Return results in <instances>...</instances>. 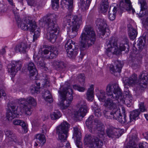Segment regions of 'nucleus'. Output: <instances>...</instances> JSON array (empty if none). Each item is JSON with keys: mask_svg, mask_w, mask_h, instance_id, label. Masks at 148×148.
<instances>
[{"mask_svg": "<svg viewBox=\"0 0 148 148\" xmlns=\"http://www.w3.org/2000/svg\"><path fill=\"white\" fill-rule=\"evenodd\" d=\"M144 135L145 136V137L147 139H148V132H146L144 134Z\"/></svg>", "mask_w": 148, "mask_h": 148, "instance_id": "nucleus-64", "label": "nucleus"}, {"mask_svg": "<svg viewBox=\"0 0 148 148\" xmlns=\"http://www.w3.org/2000/svg\"><path fill=\"white\" fill-rule=\"evenodd\" d=\"M108 0H102L100 5V10L103 13L106 12L108 8Z\"/></svg>", "mask_w": 148, "mask_h": 148, "instance_id": "nucleus-36", "label": "nucleus"}, {"mask_svg": "<svg viewBox=\"0 0 148 148\" xmlns=\"http://www.w3.org/2000/svg\"><path fill=\"white\" fill-rule=\"evenodd\" d=\"M73 87L75 89L77 90L79 92H83L86 90V88L84 87H81L76 84L73 85Z\"/></svg>", "mask_w": 148, "mask_h": 148, "instance_id": "nucleus-53", "label": "nucleus"}, {"mask_svg": "<svg viewBox=\"0 0 148 148\" xmlns=\"http://www.w3.org/2000/svg\"><path fill=\"white\" fill-rule=\"evenodd\" d=\"M80 2L81 8L84 11L88 8L91 2L87 0H81Z\"/></svg>", "mask_w": 148, "mask_h": 148, "instance_id": "nucleus-43", "label": "nucleus"}, {"mask_svg": "<svg viewBox=\"0 0 148 148\" xmlns=\"http://www.w3.org/2000/svg\"><path fill=\"white\" fill-rule=\"evenodd\" d=\"M57 33H56L55 34H49V41L52 43L55 42L57 38Z\"/></svg>", "mask_w": 148, "mask_h": 148, "instance_id": "nucleus-48", "label": "nucleus"}, {"mask_svg": "<svg viewBox=\"0 0 148 148\" xmlns=\"http://www.w3.org/2000/svg\"><path fill=\"white\" fill-rule=\"evenodd\" d=\"M80 38V49L81 51L86 49V46L92 45L96 40V35L93 28L90 26H86Z\"/></svg>", "mask_w": 148, "mask_h": 148, "instance_id": "nucleus-3", "label": "nucleus"}, {"mask_svg": "<svg viewBox=\"0 0 148 148\" xmlns=\"http://www.w3.org/2000/svg\"><path fill=\"white\" fill-rule=\"evenodd\" d=\"M117 41V39L114 37L112 38L109 40L106 53L108 57L112 58L114 54L117 55L119 54L120 51L116 50Z\"/></svg>", "mask_w": 148, "mask_h": 148, "instance_id": "nucleus-11", "label": "nucleus"}, {"mask_svg": "<svg viewBox=\"0 0 148 148\" xmlns=\"http://www.w3.org/2000/svg\"><path fill=\"white\" fill-rule=\"evenodd\" d=\"M97 96L100 101L104 102L105 101L106 97L105 92L104 90H101L97 94Z\"/></svg>", "mask_w": 148, "mask_h": 148, "instance_id": "nucleus-44", "label": "nucleus"}, {"mask_svg": "<svg viewBox=\"0 0 148 148\" xmlns=\"http://www.w3.org/2000/svg\"><path fill=\"white\" fill-rule=\"evenodd\" d=\"M128 42V40L126 38L124 39L123 40L121 41L119 43V48H118V45L117 43L116 50L120 51V52H119V54L121 53L122 51L125 50L126 48L125 45H127V43Z\"/></svg>", "mask_w": 148, "mask_h": 148, "instance_id": "nucleus-31", "label": "nucleus"}, {"mask_svg": "<svg viewBox=\"0 0 148 148\" xmlns=\"http://www.w3.org/2000/svg\"><path fill=\"white\" fill-rule=\"evenodd\" d=\"M85 143L88 144L89 147L91 148V145L95 143L97 141H101L97 137L94 138V137L91 135H86L84 139Z\"/></svg>", "mask_w": 148, "mask_h": 148, "instance_id": "nucleus-23", "label": "nucleus"}, {"mask_svg": "<svg viewBox=\"0 0 148 148\" xmlns=\"http://www.w3.org/2000/svg\"><path fill=\"white\" fill-rule=\"evenodd\" d=\"M82 20L80 15L72 16L69 14L63 18L65 24L70 25L67 34L71 38H73L77 35L78 29L82 23Z\"/></svg>", "mask_w": 148, "mask_h": 148, "instance_id": "nucleus-2", "label": "nucleus"}, {"mask_svg": "<svg viewBox=\"0 0 148 148\" xmlns=\"http://www.w3.org/2000/svg\"><path fill=\"white\" fill-rule=\"evenodd\" d=\"M5 133L6 137L10 141L15 142L17 141L16 136L12 131L7 130L5 131Z\"/></svg>", "mask_w": 148, "mask_h": 148, "instance_id": "nucleus-28", "label": "nucleus"}, {"mask_svg": "<svg viewBox=\"0 0 148 148\" xmlns=\"http://www.w3.org/2000/svg\"><path fill=\"white\" fill-rule=\"evenodd\" d=\"M139 148H148V144L145 142L140 143L138 145Z\"/></svg>", "mask_w": 148, "mask_h": 148, "instance_id": "nucleus-58", "label": "nucleus"}, {"mask_svg": "<svg viewBox=\"0 0 148 148\" xmlns=\"http://www.w3.org/2000/svg\"><path fill=\"white\" fill-rule=\"evenodd\" d=\"M45 48L48 49H44L41 52L42 57L52 59L56 58L58 54V51L56 47L53 46L46 45Z\"/></svg>", "mask_w": 148, "mask_h": 148, "instance_id": "nucleus-13", "label": "nucleus"}, {"mask_svg": "<svg viewBox=\"0 0 148 148\" xmlns=\"http://www.w3.org/2000/svg\"><path fill=\"white\" fill-rule=\"evenodd\" d=\"M22 63L20 61H17L13 62L12 63L13 65H15V67L18 71L20 70L22 67Z\"/></svg>", "mask_w": 148, "mask_h": 148, "instance_id": "nucleus-50", "label": "nucleus"}, {"mask_svg": "<svg viewBox=\"0 0 148 148\" xmlns=\"http://www.w3.org/2000/svg\"><path fill=\"white\" fill-rule=\"evenodd\" d=\"M27 43L21 42L16 46V51H18L21 53H25L27 49Z\"/></svg>", "mask_w": 148, "mask_h": 148, "instance_id": "nucleus-30", "label": "nucleus"}, {"mask_svg": "<svg viewBox=\"0 0 148 148\" xmlns=\"http://www.w3.org/2000/svg\"><path fill=\"white\" fill-rule=\"evenodd\" d=\"M70 125L66 121H63L56 128V133L58 135V138L61 141L58 143L57 148H62L66 144L68 136Z\"/></svg>", "mask_w": 148, "mask_h": 148, "instance_id": "nucleus-6", "label": "nucleus"}, {"mask_svg": "<svg viewBox=\"0 0 148 148\" xmlns=\"http://www.w3.org/2000/svg\"><path fill=\"white\" fill-rule=\"evenodd\" d=\"M141 5V11L140 12L139 16L142 17L144 14L145 18V21L143 25L147 29H148V9H147V3L145 1H143L140 2Z\"/></svg>", "mask_w": 148, "mask_h": 148, "instance_id": "nucleus-15", "label": "nucleus"}, {"mask_svg": "<svg viewBox=\"0 0 148 148\" xmlns=\"http://www.w3.org/2000/svg\"><path fill=\"white\" fill-rule=\"evenodd\" d=\"M28 4L30 6H34L37 3L36 0H26Z\"/></svg>", "mask_w": 148, "mask_h": 148, "instance_id": "nucleus-54", "label": "nucleus"}, {"mask_svg": "<svg viewBox=\"0 0 148 148\" xmlns=\"http://www.w3.org/2000/svg\"><path fill=\"white\" fill-rule=\"evenodd\" d=\"M6 8H5L4 6H2L1 7H0V12H5L6 11Z\"/></svg>", "mask_w": 148, "mask_h": 148, "instance_id": "nucleus-60", "label": "nucleus"}, {"mask_svg": "<svg viewBox=\"0 0 148 148\" xmlns=\"http://www.w3.org/2000/svg\"><path fill=\"white\" fill-rule=\"evenodd\" d=\"M115 67L111 65L110 66V71L112 73L117 72H120L123 67L122 63L119 61H116L115 62Z\"/></svg>", "mask_w": 148, "mask_h": 148, "instance_id": "nucleus-25", "label": "nucleus"}, {"mask_svg": "<svg viewBox=\"0 0 148 148\" xmlns=\"http://www.w3.org/2000/svg\"><path fill=\"white\" fill-rule=\"evenodd\" d=\"M62 116V114L58 110L55 111L50 114V117L51 119L55 120L58 119Z\"/></svg>", "mask_w": 148, "mask_h": 148, "instance_id": "nucleus-45", "label": "nucleus"}, {"mask_svg": "<svg viewBox=\"0 0 148 148\" xmlns=\"http://www.w3.org/2000/svg\"><path fill=\"white\" fill-rule=\"evenodd\" d=\"M30 90L32 93L33 94L37 93L39 91L38 88H37L36 86L32 87L30 88Z\"/></svg>", "mask_w": 148, "mask_h": 148, "instance_id": "nucleus-56", "label": "nucleus"}, {"mask_svg": "<svg viewBox=\"0 0 148 148\" xmlns=\"http://www.w3.org/2000/svg\"><path fill=\"white\" fill-rule=\"evenodd\" d=\"M94 116L93 115H90L86 122V126L87 127L89 130L91 129L93 126L94 124L96 123V120H99L98 119H94Z\"/></svg>", "mask_w": 148, "mask_h": 148, "instance_id": "nucleus-32", "label": "nucleus"}, {"mask_svg": "<svg viewBox=\"0 0 148 148\" xmlns=\"http://www.w3.org/2000/svg\"><path fill=\"white\" fill-rule=\"evenodd\" d=\"M75 44V42L71 39L67 40L65 46L66 51L72 48L75 49L76 47Z\"/></svg>", "mask_w": 148, "mask_h": 148, "instance_id": "nucleus-39", "label": "nucleus"}, {"mask_svg": "<svg viewBox=\"0 0 148 148\" xmlns=\"http://www.w3.org/2000/svg\"><path fill=\"white\" fill-rule=\"evenodd\" d=\"M117 11L120 14H122L123 12L122 11L121 13H120V8L116 4L114 3L110 6L108 12V16L110 20L113 21L115 19Z\"/></svg>", "mask_w": 148, "mask_h": 148, "instance_id": "nucleus-17", "label": "nucleus"}, {"mask_svg": "<svg viewBox=\"0 0 148 148\" xmlns=\"http://www.w3.org/2000/svg\"><path fill=\"white\" fill-rule=\"evenodd\" d=\"M96 122L92 127L89 130L91 133L97 134L100 138L103 139L105 135L104 125L100 120H96Z\"/></svg>", "mask_w": 148, "mask_h": 148, "instance_id": "nucleus-12", "label": "nucleus"}, {"mask_svg": "<svg viewBox=\"0 0 148 148\" xmlns=\"http://www.w3.org/2000/svg\"><path fill=\"white\" fill-rule=\"evenodd\" d=\"M106 91L107 95L110 97L112 99H107L105 101V106L112 110L119 109L117 108V104L113 102V100H117L119 99L121 100L123 98L121 90L118 85L115 84H108L107 86Z\"/></svg>", "mask_w": 148, "mask_h": 148, "instance_id": "nucleus-1", "label": "nucleus"}, {"mask_svg": "<svg viewBox=\"0 0 148 148\" xmlns=\"http://www.w3.org/2000/svg\"><path fill=\"white\" fill-rule=\"evenodd\" d=\"M33 58L35 62L38 66L42 67L45 66V64L43 58L40 57V55H34Z\"/></svg>", "mask_w": 148, "mask_h": 148, "instance_id": "nucleus-29", "label": "nucleus"}, {"mask_svg": "<svg viewBox=\"0 0 148 148\" xmlns=\"http://www.w3.org/2000/svg\"><path fill=\"white\" fill-rule=\"evenodd\" d=\"M13 123L16 125H20L24 130V132H27V127L26 123L23 121L20 120L15 119L13 121Z\"/></svg>", "mask_w": 148, "mask_h": 148, "instance_id": "nucleus-40", "label": "nucleus"}, {"mask_svg": "<svg viewBox=\"0 0 148 148\" xmlns=\"http://www.w3.org/2000/svg\"><path fill=\"white\" fill-rule=\"evenodd\" d=\"M125 94L126 96V101L127 106L130 107L132 104L133 100L132 95L129 91H126Z\"/></svg>", "mask_w": 148, "mask_h": 148, "instance_id": "nucleus-42", "label": "nucleus"}, {"mask_svg": "<svg viewBox=\"0 0 148 148\" xmlns=\"http://www.w3.org/2000/svg\"><path fill=\"white\" fill-rule=\"evenodd\" d=\"M92 107L93 108V110H94L95 109L97 108H99L98 106L97 105H96L95 102L94 103V105L92 106Z\"/></svg>", "mask_w": 148, "mask_h": 148, "instance_id": "nucleus-63", "label": "nucleus"}, {"mask_svg": "<svg viewBox=\"0 0 148 148\" xmlns=\"http://www.w3.org/2000/svg\"><path fill=\"white\" fill-rule=\"evenodd\" d=\"M73 0H63L61 2L62 6L69 10H71L73 8Z\"/></svg>", "mask_w": 148, "mask_h": 148, "instance_id": "nucleus-38", "label": "nucleus"}, {"mask_svg": "<svg viewBox=\"0 0 148 148\" xmlns=\"http://www.w3.org/2000/svg\"><path fill=\"white\" fill-rule=\"evenodd\" d=\"M94 112V114L95 116L97 117H99L101 116V114L99 112L100 111V110L99 108H97L93 110Z\"/></svg>", "mask_w": 148, "mask_h": 148, "instance_id": "nucleus-57", "label": "nucleus"}, {"mask_svg": "<svg viewBox=\"0 0 148 148\" xmlns=\"http://www.w3.org/2000/svg\"><path fill=\"white\" fill-rule=\"evenodd\" d=\"M8 71L11 75L14 76L18 71L15 69V65L12 64L11 67L8 69Z\"/></svg>", "mask_w": 148, "mask_h": 148, "instance_id": "nucleus-47", "label": "nucleus"}, {"mask_svg": "<svg viewBox=\"0 0 148 148\" xmlns=\"http://www.w3.org/2000/svg\"><path fill=\"white\" fill-rule=\"evenodd\" d=\"M94 87V86L93 85H91L86 93L87 99L89 101H92L93 99Z\"/></svg>", "mask_w": 148, "mask_h": 148, "instance_id": "nucleus-37", "label": "nucleus"}, {"mask_svg": "<svg viewBox=\"0 0 148 148\" xmlns=\"http://www.w3.org/2000/svg\"><path fill=\"white\" fill-rule=\"evenodd\" d=\"M20 28L23 30H27L33 33V42H34L39 37L40 34V29L37 28L35 23L31 20L26 18L21 24H20Z\"/></svg>", "mask_w": 148, "mask_h": 148, "instance_id": "nucleus-9", "label": "nucleus"}, {"mask_svg": "<svg viewBox=\"0 0 148 148\" xmlns=\"http://www.w3.org/2000/svg\"><path fill=\"white\" fill-rule=\"evenodd\" d=\"M13 11L15 15V17L18 24V27H20V24L21 25L23 22L24 21L21 22L20 18L18 15V13L17 12L14 11V10H13Z\"/></svg>", "mask_w": 148, "mask_h": 148, "instance_id": "nucleus-51", "label": "nucleus"}, {"mask_svg": "<svg viewBox=\"0 0 148 148\" xmlns=\"http://www.w3.org/2000/svg\"><path fill=\"white\" fill-rule=\"evenodd\" d=\"M96 23L100 30V34L103 36L106 32V29L107 27L106 21L102 19L98 18L96 21Z\"/></svg>", "mask_w": 148, "mask_h": 148, "instance_id": "nucleus-19", "label": "nucleus"}, {"mask_svg": "<svg viewBox=\"0 0 148 148\" xmlns=\"http://www.w3.org/2000/svg\"><path fill=\"white\" fill-rule=\"evenodd\" d=\"M139 108L141 112H143L146 111V109L143 102H141L139 104Z\"/></svg>", "mask_w": 148, "mask_h": 148, "instance_id": "nucleus-59", "label": "nucleus"}, {"mask_svg": "<svg viewBox=\"0 0 148 148\" xmlns=\"http://www.w3.org/2000/svg\"><path fill=\"white\" fill-rule=\"evenodd\" d=\"M6 51L4 48H3L0 50V54L3 55L5 53Z\"/></svg>", "mask_w": 148, "mask_h": 148, "instance_id": "nucleus-62", "label": "nucleus"}, {"mask_svg": "<svg viewBox=\"0 0 148 148\" xmlns=\"http://www.w3.org/2000/svg\"><path fill=\"white\" fill-rule=\"evenodd\" d=\"M8 107L9 110L7 112L6 117L9 121L11 120L16 117L20 112H23L20 107L19 109L18 108V106L15 103H9L8 104Z\"/></svg>", "mask_w": 148, "mask_h": 148, "instance_id": "nucleus-10", "label": "nucleus"}, {"mask_svg": "<svg viewBox=\"0 0 148 148\" xmlns=\"http://www.w3.org/2000/svg\"><path fill=\"white\" fill-rule=\"evenodd\" d=\"M37 143H39L41 146H43L46 142V139L45 135L43 134H36L35 139Z\"/></svg>", "mask_w": 148, "mask_h": 148, "instance_id": "nucleus-34", "label": "nucleus"}, {"mask_svg": "<svg viewBox=\"0 0 148 148\" xmlns=\"http://www.w3.org/2000/svg\"><path fill=\"white\" fill-rule=\"evenodd\" d=\"M27 68L29 71L30 77L34 76V75H37V72L34 64L32 62H30L27 64Z\"/></svg>", "mask_w": 148, "mask_h": 148, "instance_id": "nucleus-27", "label": "nucleus"}, {"mask_svg": "<svg viewBox=\"0 0 148 148\" xmlns=\"http://www.w3.org/2000/svg\"><path fill=\"white\" fill-rule=\"evenodd\" d=\"M118 109H114L112 111H107L104 112V116L106 119H115L117 117L116 115L118 113Z\"/></svg>", "mask_w": 148, "mask_h": 148, "instance_id": "nucleus-24", "label": "nucleus"}, {"mask_svg": "<svg viewBox=\"0 0 148 148\" xmlns=\"http://www.w3.org/2000/svg\"><path fill=\"white\" fill-rule=\"evenodd\" d=\"M76 106L78 108L77 111L75 113L76 117L79 118V117H83L86 115L88 111V108L86 102L83 100H81L78 101Z\"/></svg>", "mask_w": 148, "mask_h": 148, "instance_id": "nucleus-14", "label": "nucleus"}, {"mask_svg": "<svg viewBox=\"0 0 148 148\" xmlns=\"http://www.w3.org/2000/svg\"><path fill=\"white\" fill-rule=\"evenodd\" d=\"M42 95L45 101L50 103L53 102V99L52 96L49 90H45V91L42 93Z\"/></svg>", "mask_w": 148, "mask_h": 148, "instance_id": "nucleus-33", "label": "nucleus"}, {"mask_svg": "<svg viewBox=\"0 0 148 148\" xmlns=\"http://www.w3.org/2000/svg\"><path fill=\"white\" fill-rule=\"evenodd\" d=\"M73 136L75 137L76 139V144L77 146L79 148H81L82 143L80 141L81 138V133L79 129L77 127H73Z\"/></svg>", "mask_w": 148, "mask_h": 148, "instance_id": "nucleus-20", "label": "nucleus"}, {"mask_svg": "<svg viewBox=\"0 0 148 148\" xmlns=\"http://www.w3.org/2000/svg\"><path fill=\"white\" fill-rule=\"evenodd\" d=\"M123 81L125 87L128 86H133L136 84L140 85L141 86L144 87L143 85L145 86L147 83L148 78L146 75L143 74H140L139 77V79L137 81V75L134 73L131 75L129 78L127 77H123Z\"/></svg>", "mask_w": 148, "mask_h": 148, "instance_id": "nucleus-8", "label": "nucleus"}, {"mask_svg": "<svg viewBox=\"0 0 148 148\" xmlns=\"http://www.w3.org/2000/svg\"><path fill=\"white\" fill-rule=\"evenodd\" d=\"M128 34L129 37L132 40H134L138 34L137 30L134 28L130 24L128 25Z\"/></svg>", "mask_w": 148, "mask_h": 148, "instance_id": "nucleus-26", "label": "nucleus"}, {"mask_svg": "<svg viewBox=\"0 0 148 148\" xmlns=\"http://www.w3.org/2000/svg\"><path fill=\"white\" fill-rule=\"evenodd\" d=\"M55 64L56 67L58 71H61L62 72L65 71V66L63 62L58 61L56 62Z\"/></svg>", "mask_w": 148, "mask_h": 148, "instance_id": "nucleus-41", "label": "nucleus"}, {"mask_svg": "<svg viewBox=\"0 0 148 148\" xmlns=\"http://www.w3.org/2000/svg\"><path fill=\"white\" fill-rule=\"evenodd\" d=\"M106 134L109 138L115 139L119 138L121 136L119 130L112 127L107 128L106 130Z\"/></svg>", "mask_w": 148, "mask_h": 148, "instance_id": "nucleus-18", "label": "nucleus"}, {"mask_svg": "<svg viewBox=\"0 0 148 148\" xmlns=\"http://www.w3.org/2000/svg\"><path fill=\"white\" fill-rule=\"evenodd\" d=\"M78 48L76 47L75 49L72 48L66 51L67 56L70 58H74L77 54Z\"/></svg>", "mask_w": 148, "mask_h": 148, "instance_id": "nucleus-35", "label": "nucleus"}, {"mask_svg": "<svg viewBox=\"0 0 148 148\" xmlns=\"http://www.w3.org/2000/svg\"><path fill=\"white\" fill-rule=\"evenodd\" d=\"M122 114L120 111V109H118L117 111H118V113L116 115L117 117H116L115 119L117 120L121 123L124 124L128 123L127 122L126 115L125 114V109L124 107H122Z\"/></svg>", "mask_w": 148, "mask_h": 148, "instance_id": "nucleus-21", "label": "nucleus"}, {"mask_svg": "<svg viewBox=\"0 0 148 148\" xmlns=\"http://www.w3.org/2000/svg\"><path fill=\"white\" fill-rule=\"evenodd\" d=\"M77 79L78 81L81 83H84L85 77L84 74H80L77 76Z\"/></svg>", "mask_w": 148, "mask_h": 148, "instance_id": "nucleus-52", "label": "nucleus"}, {"mask_svg": "<svg viewBox=\"0 0 148 148\" xmlns=\"http://www.w3.org/2000/svg\"><path fill=\"white\" fill-rule=\"evenodd\" d=\"M18 102L21 109L27 115H31L33 111L32 106L36 105V99L32 97H29L26 99L21 98L18 99Z\"/></svg>", "mask_w": 148, "mask_h": 148, "instance_id": "nucleus-7", "label": "nucleus"}, {"mask_svg": "<svg viewBox=\"0 0 148 148\" xmlns=\"http://www.w3.org/2000/svg\"><path fill=\"white\" fill-rule=\"evenodd\" d=\"M56 18L55 14L48 13L42 18V26L46 28L49 34H55L57 33V35L59 34V32L55 23Z\"/></svg>", "mask_w": 148, "mask_h": 148, "instance_id": "nucleus-5", "label": "nucleus"}, {"mask_svg": "<svg viewBox=\"0 0 148 148\" xmlns=\"http://www.w3.org/2000/svg\"><path fill=\"white\" fill-rule=\"evenodd\" d=\"M137 142V136L136 134H133L130 138L129 142L127 144L126 148H138Z\"/></svg>", "mask_w": 148, "mask_h": 148, "instance_id": "nucleus-22", "label": "nucleus"}, {"mask_svg": "<svg viewBox=\"0 0 148 148\" xmlns=\"http://www.w3.org/2000/svg\"><path fill=\"white\" fill-rule=\"evenodd\" d=\"M139 114L140 112L138 110H135L132 112L130 114V122H131L132 121V119L134 120H136V118L139 116Z\"/></svg>", "mask_w": 148, "mask_h": 148, "instance_id": "nucleus-46", "label": "nucleus"}, {"mask_svg": "<svg viewBox=\"0 0 148 148\" xmlns=\"http://www.w3.org/2000/svg\"><path fill=\"white\" fill-rule=\"evenodd\" d=\"M137 45L138 46V47L139 49H141L145 45V43L143 42V40L141 38L139 39L138 42V43Z\"/></svg>", "mask_w": 148, "mask_h": 148, "instance_id": "nucleus-55", "label": "nucleus"}, {"mask_svg": "<svg viewBox=\"0 0 148 148\" xmlns=\"http://www.w3.org/2000/svg\"><path fill=\"white\" fill-rule=\"evenodd\" d=\"M119 7L120 8V13L125 10L129 13H130L131 12L133 14L135 12L134 9L132 8L130 0H121Z\"/></svg>", "mask_w": 148, "mask_h": 148, "instance_id": "nucleus-16", "label": "nucleus"}, {"mask_svg": "<svg viewBox=\"0 0 148 148\" xmlns=\"http://www.w3.org/2000/svg\"><path fill=\"white\" fill-rule=\"evenodd\" d=\"M69 146L70 143H66V144L65 145H64L63 147L62 148H68Z\"/></svg>", "mask_w": 148, "mask_h": 148, "instance_id": "nucleus-61", "label": "nucleus"}, {"mask_svg": "<svg viewBox=\"0 0 148 148\" xmlns=\"http://www.w3.org/2000/svg\"><path fill=\"white\" fill-rule=\"evenodd\" d=\"M52 6L53 8L57 10L59 8V0H51Z\"/></svg>", "mask_w": 148, "mask_h": 148, "instance_id": "nucleus-49", "label": "nucleus"}, {"mask_svg": "<svg viewBox=\"0 0 148 148\" xmlns=\"http://www.w3.org/2000/svg\"><path fill=\"white\" fill-rule=\"evenodd\" d=\"M58 93L62 99L60 107L62 109H66L71 104L73 99V91L70 84L66 82L62 90L59 91Z\"/></svg>", "mask_w": 148, "mask_h": 148, "instance_id": "nucleus-4", "label": "nucleus"}]
</instances>
